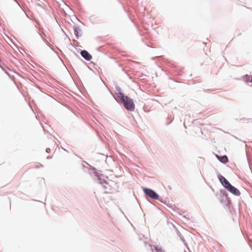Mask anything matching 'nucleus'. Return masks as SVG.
Segmentation results:
<instances>
[{"label": "nucleus", "instance_id": "1", "mask_svg": "<svg viewBox=\"0 0 252 252\" xmlns=\"http://www.w3.org/2000/svg\"><path fill=\"white\" fill-rule=\"evenodd\" d=\"M118 97L123 103L126 109L133 111L135 109V105L132 100L127 96H125L123 93L119 92L117 93Z\"/></svg>", "mask_w": 252, "mask_h": 252}, {"label": "nucleus", "instance_id": "2", "mask_svg": "<svg viewBox=\"0 0 252 252\" xmlns=\"http://www.w3.org/2000/svg\"><path fill=\"white\" fill-rule=\"evenodd\" d=\"M143 191L145 194L148 196L149 197L158 200V195L153 190L148 188H144Z\"/></svg>", "mask_w": 252, "mask_h": 252}, {"label": "nucleus", "instance_id": "3", "mask_svg": "<svg viewBox=\"0 0 252 252\" xmlns=\"http://www.w3.org/2000/svg\"><path fill=\"white\" fill-rule=\"evenodd\" d=\"M94 171V175L97 177V179L98 180V182L99 184H102L103 185V188L105 189H109L108 188V184L105 181L102 180L101 178L98 176L97 172H96L95 169H93Z\"/></svg>", "mask_w": 252, "mask_h": 252}, {"label": "nucleus", "instance_id": "4", "mask_svg": "<svg viewBox=\"0 0 252 252\" xmlns=\"http://www.w3.org/2000/svg\"><path fill=\"white\" fill-rule=\"evenodd\" d=\"M81 55L86 61H89L92 59V56L86 50H83L81 52Z\"/></svg>", "mask_w": 252, "mask_h": 252}, {"label": "nucleus", "instance_id": "5", "mask_svg": "<svg viewBox=\"0 0 252 252\" xmlns=\"http://www.w3.org/2000/svg\"><path fill=\"white\" fill-rule=\"evenodd\" d=\"M227 190L235 195L239 196L240 194L239 190L232 185Z\"/></svg>", "mask_w": 252, "mask_h": 252}, {"label": "nucleus", "instance_id": "6", "mask_svg": "<svg viewBox=\"0 0 252 252\" xmlns=\"http://www.w3.org/2000/svg\"><path fill=\"white\" fill-rule=\"evenodd\" d=\"M219 160L222 163H226L228 161V158L226 156L224 155L222 156H219L217 155H216Z\"/></svg>", "mask_w": 252, "mask_h": 252}, {"label": "nucleus", "instance_id": "7", "mask_svg": "<svg viewBox=\"0 0 252 252\" xmlns=\"http://www.w3.org/2000/svg\"><path fill=\"white\" fill-rule=\"evenodd\" d=\"M74 32L75 35L78 37L79 36V33L81 32V30L78 27L75 26L73 28Z\"/></svg>", "mask_w": 252, "mask_h": 252}, {"label": "nucleus", "instance_id": "8", "mask_svg": "<svg viewBox=\"0 0 252 252\" xmlns=\"http://www.w3.org/2000/svg\"><path fill=\"white\" fill-rule=\"evenodd\" d=\"M218 178L220 182H221V183L222 184V185H223V184L228 181L224 177H223L221 175H218Z\"/></svg>", "mask_w": 252, "mask_h": 252}, {"label": "nucleus", "instance_id": "9", "mask_svg": "<svg viewBox=\"0 0 252 252\" xmlns=\"http://www.w3.org/2000/svg\"><path fill=\"white\" fill-rule=\"evenodd\" d=\"M155 249L156 250V252H164V251L161 248L158 246H154Z\"/></svg>", "mask_w": 252, "mask_h": 252}, {"label": "nucleus", "instance_id": "10", "mask_svg": "<svg viewBox=\"0 0 252 252\" xmlns=\"http://www.w3.org/2000/svg\"><path fill=\"white\" fill-rule=\"evenodd\" d=\"M39 34L40 36H41V37L42 38V39L43 40V41L47 43L48 41L46 40V39L45 38L46 36V35L45 34V33L44 32H42L41 33H39Z\"/></svg>", "mask_w": 252, "mask_h": 252}, {"label": "nucleus", "instance_id": "11", "mask_svg": "<svg viewBox=\"0 0 252 252\" xmlns=\"http://www.w3.org/2000/svg\"><path fill=\"white\" fill-rule=\"evenodd\" d=\"M222 185L227 189H228L230 188V187L231 186V185L228 181L224 183V184H223Z\"/></svg>", "mask_w": 252, "mask_h": 252}, {"label": "nucleus", "instance_id": "12", "mask_svg": "<svg viewBox=\"0 0 252 252\" xmlns=\"http://www.w3.org/2000/svg\"><path fill=\"white\" fill-rule=\"evenodd\" d=\"M46 152L47 153H49V152H50V149L49 148H47V149H46Z\"/></svg>", "mask_w": 252, "mask_h": 252}, {"label": "nucleus", "instance_id": "13", "mask_svg": "<svg viewBox=\"0 0 252 252\" xmlns=\"http://www.w3.org/2000/svg\"><path fill=\"white\" fill-rule=\"evenodd\" d=\"M14 1H15L16 2V3H17L19 5H19V4L18 3V1H17L16 0H14Z\"/></svg>", "mask_w": 252, "mask_h": 252}, {"label": "nucleus", "instance_id": "14", "mask_svg": "<svg viewBox=\"0 0 252 252\" xmlns=\"http://www.w3.org/2000/svg\"><path fill=\"white\" fill-rule=\"evenodd\" d=\"M181 239H182V241H183V242L184 241V240L183 238H181Z\"/></svg>", "mask_w": 252, "mask_h": 252}, {"label": "nucleus", "instance_id": "15", "mask_svg": "<svg viewBox=\"0 0 252 252\" xmlns=\"http://www.w3.org/2000/svg\"><path fill=\"white\" fill-rule=\"evenodd\" d=\"M47 158H48V159H49V158H50L49 157H47Z\"/></svg>", "mask_w": 252, "mask_h": 252}]
</instances>
